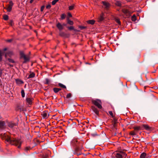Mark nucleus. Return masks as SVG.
<instances>
[{
	"label": "nucleus",
	"mask_w": 158,
	"mask_h": 158,
	"mask_svg": "<svg viewBox=\"0 0 158 158\" xmlns=\"http://www.w3.org/2000/svg\"><path fill=\"white\" fill-rule=\"evenodd\" d=\"M2 70L1 69H0V77H1V75H2Z\"/></svg>",
	"instance_id": "nucleus-47"
},
{
	"label": "nucleus",
	"mask_w": 158,
	"mask_h": 158,
	"mask_svg": "<svg viewBox=\"0 0 158 158\" xmlns=\"http://www.w3.org/2000/svg\"><path fill=\"white\" fill-rule=\"evenodd\" d=\"M16 82L17 85H20L23 83V82L21 80L17 79L15 80Z\"/></svg>",
	"instance_id": "nucleus-10"
},
{
	"label": "nucleus",
	"mask_w": 158,
	"mask_h": 158,
	"mask_svg": "<svg viewBox=\"0 0 158 158\" xmlns=\"http://www.w3.org/2000/svg\"><path fill=\"white\" fill-rule=\"evenodd\" d=\"M34 0H31V1H30V3H32V2Z\"/></svg>",
	"instance_id": "nucleus-49"
},
{
	"label": "nucleus",
	"mask_w": 158,
	"mask_h": 158,
	"mask_svg": "<svg viewBox=\"0 0 158 158\" xmlns=\"http://www.w3.org/2000/svg\"><path fill=\"white\" fill-rule=\"evenodd\" d=\"M31 148L30 147V146H28V147H26L24 149V150L25 151H27L29 150H30V149H31Z\"/></svg>",
	"instance_id": "nucleus-28"
},
{
	"label": "nucleus",
	"mask_w": 158,
	"mask_h": 158,
	"mask_svg": "<svg viewBox=\"0 0 158 158\" xmlns=\"http://www.w3.org/2000/svg\"><path fill=\"white\" fill-rule=\"evenodd\" d=\"M20 58H23L24 60L23 63H26L30 60V56L28 55H26L23 52L21 51L20 52Z\"/></svg>",
	"instance_id": "nucleus-2"
},
{
	"label": "nucleus",
	"mask_w": 158,
	"mask_h": 158,
	"mask_svg": "<svg viewBox=\"0 0 158 158\" xmlns=\"http://www.w3.org/2000/svg\"><path fill=\"white\" fill-rule=\"evenodd\" d=\"M109 113L110 115L111 116V117L113 118L114 117V116L113 115L112 112V111H109Z\"/></svg>",
	"instance_id": "nucleus-36"
},
{
	"label": "nucleus",
	"mask_w": 158,
	"mask_h": 158,
	"mask_svg": "<svg viewBox=\"0 0 158 158\" xmlns=\"http://www.w3.org/2000/svg\"><path fill=\"white\" fill-rule=\"evenodd\" d=\"M67 23L70 25H73V21L70 20L69 19H67Z\"/></svg>",
	"instance_id": "nucleus-21"
},
{
	"label": "nucleus",
	"mask_w": 158,
	"mask_h": 158,
	"mask_svg": "<svg viewBox=\"0 0 158 158\" xmlns=\"http://www.w3.org/2000/svg\"><path fill=\"white\" fill-rule=\"evenodd\" d=\"M12 40L11 39L8 40H7V41L8 42H11L12 41Z\"/></svg>",
	"instance_id": "nucleus-48"
},
{
	"label": "nucleus",
	"mask_w": 158,
	"mask_h": 158,
	"mask_svg": "<svg viewBox=\"0 0 158 158\" xmlns=\"http://www.w3.org/2000/svg\"><path fill=\"white\" fill-rule=\"evenodd\" d=\"M0 137L3 139H5L6 141L10 143L11 144L17 146L19 148L21 147L22 143L20 140L16 139L12 140L10 137L7 134H1L0 135Z\"/></svg>",
	"instance_id": "nucleus-1"
},
{
	"label": "nucleus",
	"mask_w": 158,
	"mask_h": 158,
	"mask_svg": "<svg viewBox=\"0 0 158 158\" xmlns=\"http://www.w3.org/2000/svg\"><path fill=\"white\" fill-rule=\"evenodd\" d=\"M42 115L44 118H47L48 117V113L46 112H43L42 114Z\"/></svg>",
	"instance_id": "nucleus-15"
},
{
	"label": "nucleus",
	"mask_w": 158,
	"mask_h": 158,
	"mask_svg": "<svg viewBox=\"0 0 158 158\" xmlns=\"http://www.w3.org/2000/svg\"><path fill=\"white\" fill-rule=\"evenodd\" d=\"M8 60H9V62H10L12 63H14L15 62L14 60L12 59H8Z\"/></svg>",
	"instance_id": "nucleus-39"
},
{
	"label": "nucleus",
	"mask_w": 158,
	"mask_h": 158,
	"mask_svg": "<svg viewBox=\"0 0 158 158\" xmlns=\"http://www.w3.org/2000/svg\"><path fill=\"white\" fill-rule=\"evenodd\" d=\"M65 15L64 14H62L61 15V18L62 19H65Z\"/></svg>",
	"instance_id": "nucleus-35"
},
{
	"label": "nucleus",
	"mask_w": 158,
	"mask_h": 158,
	"mask_svg": "<svg viewBox=\"0 0 158 158\" xmlns=\"http://www.w3.org/2000/svg\"><path fill=\"white\" fill-rule=\"evenodd\" d=\"M72 94L71 93L68 94L66 96V98H69L71 97Z\"/></svg>",
	"instance_id": "nucleus-38"
},
{
	"label": "nucleus",
	"mask_w": 158,
	"mask_h": 158,
	"mask_svg": "<svg viewBox=\"0 0 158 158\" xmlns=\"http://www.w3.org/2000/svg\"><path fill=\"white\" fill-rule=\"evenodd\" d=\"M122 151H115L112 154V158H123V153H121Z\"/></svg>",
	"instance_id": "nucleus-4"
},
{
	"label": "nucleus",
	"mask_w": 158,
	"mask_h": 158,
	"mask_svg": "<svg viewBox=\"0 0 158 158\" xmlns=\"http://www.w3.org/2000/svg\"><path fill=\"white\" fill-rule=\"evenodd\" d=\"M58 89H59V91H60V90H61V89H60V88H58Z\"/></svg>",
	"instance_id": "nucleus-51"
},
{
	"label": "nucleus",
	"mask_w": 158,
	"mask_h": 158,
	"mask_svg": "<svg viewBox=\"0 0 158 158\" xmlns=\"http://www.w3.org/2000/svg\"><path fill=\"white\" fill-rule=\"evenodd\" d=\"M21 95L23 98H24L25 97V94L24 91L23 89H22L21 91Z\"/></svg>",
	"instance_id": "nucleus-25"
},
{
	"label": "nucleus",
	"mask_w": 158,
	"mask_h": 158,
	"mask_svg": "<svg viewBox=\"0 0 158 158\" xmlns=\"http://www.w3.org/2000/svg\"><path fill=\"white\" fill-rule=\"evenodd\" d=\"M58 0H54L52 2V4L53 5H55L56 3L58 2Z\"/></svg>",
	"instance_id": "nucleus-32"
},
{
	"label": "nucleus",
	"mask_w": 158,
	"mask_h": 158,
	"mask_svg": "<svg viewBox=\"0 0 158 158\" xmlns=\"http://www.w3.org/2000/svg\"><path fill=\"white\" fill-rule=\"evenodd\" d=\"M122 12L127 16H129L131 14V13L127 9H123Z\"/></svg>",
	"instance_id": "nucleus-6"
},
{
	"label": "nucleus",
	"mask_w": 158,
	"mask_h": 158,
	"mask_svg": "<svg viewBox=\"0 0 158 158\" xmlns=\"http://www.w3.org/2000/svg\"><path fill=\"white\" fill-rule=\"evenodd\" d=\"M67 28L69 30H74V27L73 26L68 27Z\"/></svg>",
	"instance_id": "nucleus-33"
},
{
	"label": "nucleus",
	"mask_w": 158,
	"mask_h": 158,
	"mask_svg": "<svg viewBox=\"0 0 158 158\" xmlns=\"http://www.w3.org/2000/svg\"><path fill=\"white\" fill-rule=\"evenodd\" d=\"M122 153H123V158L124 157V158H129L130 156H127V154L124 152H121Z\"/></svg>",
	"instance_id": "nucleus-16"
},
{
	"label": "nucleus",
	"mask_w": 158,
	"mask_h": 158,
	"mask_svg": "<svg viewBox=\"0 0 158 158\" xmlns=\"http://www.w3.org/2000/svg\"><path fill=\"white\" fill-rule=\"evenodd\" d=\"M3 19L5 20H7L8 19V15H5L3 16Z\"/></svg>",
	"instance_id": "nucleus-27"
},
{
	"label": "nucleus",
	"mask_w": 158,
	"mask_h": 158,
	"mask_svg": "<svg viewBox=\"0 0 158 158\" xmlns=\"http://www.w3.org/2000/svg\"><path fill=\"white\" fill-rule=\"evenodd\" d=\"M35 76V73L32 72L30 73V74L29 75L28 78H33V77H34Z\"/></svg>",
	"instance_id": "nucleus-18"
},
{
	"label": "nucleus",
	"mask_w": 158,
	"mask_h": 158,
	"mask_svg": "<svg viewBox=\"0 0 158 158\" xmlns=\"http://www.w3.org/2000/svg\"><path fill=\"white\" fill-rule=\"evenodd\" d=\"M78 143V140L77 139H73L71 142V145L74 146L77 145Z\"/></svg>",
	"instance_id": "nucleus-8"
},
{
	"label": "nucleus",
	"mask_w": 158,
	"mask_h": 158,
	"mask_svg": "<svg viewBox=\"0 0 158 158\" xmlns=\"http://www.w3.org/2000/svg\"><path fill=\"white\" fill-rule=\"evenodd\" d=\"M15 125L14 124L12 123H9L8 124V126L10 127H12Z\"/></svg>",
	"instance_id": "nucleus-34"
},
{
	"label": "nucleus",
	"mask_w": 158,
	"mask_h": 158,
	"mask_svg": "<svg viewBox=\"0 0 158 158\" xmlns=\"http://www.w3.org/2000/svg\"><path fill=\"white\" fill-rule=\"evenodd\" d=\"M92 109L94 113L97 115L99 114V111L98 110V109L94 107H92Z\"/></svg>",
	"instance_id": "nucleus-11"
},
{
	"label": "nucleus",
	"mask_w": 158,
	"mask_h": 158,
	"mask_svg": "<svg viewBox=\"0 0 158 158\" xmlns=\"http://www.w3.org/2000/svg\"><path fill=\"white\" fill-rule=\"evenodd\" d=\"M13 5V3L12 2V1H10L9 2V6L12 7Z\"/></svg>",
	"instance_id": "nucleus-40"
},
{
	"label": "nucleus",
	"mask_w": 158,
	"mask_h": 158,
	"mask_svg": "<svg viewBox=\"0 0 158 158\" xmlns=\"http://www.w3.org/2000/svg\"><path fill=\"white\" fill-rule=\"evenodd\" d=\"M58 85H59V86H60V87H61L63 88L66 89V86L62 84H61L60 83H59L58 84Z\"/></svg>",
	"instance_id": "nucleus-22"
},
{
	"label": "nucleus",
	"mask_w": 158,
	"mask_h": 158,
	"mask_svg": "<svg viewBox=\"0 0 158 158\" xmlns=\"http://www.w3.org/2000/svg\"><path fill=\"white\" fill-rule=\"evenodd\" d=\"M136 20V18L135 15H133L131 17V20L133 21H135Z\"/></svg>",
	"instance_id": "nucleus-24"
},
{
	"label": "nucleus",
	"mask_w": 158,
	"mask_h": 158,
	"mask_svg": "<svg viewBox=\"0 0 158 158\" xmlns=\"http://www.w3.org/2000/svg\"><path fill=\"white\" fill-rule=\"evenodd\" d=\"M34 99L33 98H27L26 99L27 102L29 105H31Z\"/></svg>",
	"instance_id": "nucleus-7"
},
{
	"label": "nucleus",
	"mask_w": 158,
	"mask_h": 158,
	"mask_svg": "<svg viewBox=\"0 0 158 158\" xmlns=\"http://www.w3.org/2000/svg\"><path fill=\"white\" fill-rule=\"evenodd\" d=\"M10 55H12V53L11 52H10Z\"/></svg>",
	"instance_id": "nucleus-53"
},
{
	"label": "nucleus",
	"mask_w": 158,
	"mask_h": 158,
	"mask_svg": "<svg viewBox=\"0 0 158 158\" xmlns=\"http://www.w3.org/2000/svg\"><path fill=\"white\" fill-rule=\"evenodd\" d=\"M74 5L73 4L71 6H69V10H73L74 8Z\"/></svg>",
	"instance_id": "nucleus-23"
},
{
	"label": "nucleus",
	"mask_w": 158,
	"mask_h": 158,
	"mask_svg": "<svg viewBox=\"0 0 158 158\" xmlns=\"http://www.w3.org/2000/svg\"><path fill=\"white\" fill-rule=\"evenodd\" d=\"M82 28H85V27H81Z\"/></svg>",
	"instance_id": "nucleus-54"
},
{
	"label": "nucleus",
	"mask_w": 158,
	"mask_h": 158,
	"mask_svg": "<svg viewBox=\"0 0 158 158\" xmlns=\"http://www.w3.org/2000/svg\"><path fill=\"white\" fill-rule=\"evenodd\" d=\"M2 59V52L1 51H0V60H1Z\"/></svg>",
	"instance_id": "nucleus-45"
},
{
	"label": "nucleus",
	"mask_w": 158,
	"mask_h": 158,
	"mask_svg": "<svg viewBox=\"0 0 158 158\" xmlns=\"http://www.w3.org/2000/svg\"><path fill=\"white\" fill-rule=\"evenodd\" d=\"M68 16L69 17H72V15L70 13H68Z\"/></svg>",
	"instance_id": "nucleus-46"
},
{
	"label": "nucleus",
	"mask_w": 158,
	"mask_h": 158,
	"mask_svg": "<svg viewBox=\"0 0 158 158\" xmlns=\"http://www.w3.org/2000/svg\"><path fill=\"white\" fill-rule=\"evenodd\" d=\"M56 27L60 30H61L63 29V25L60 23L56 24Z\"/></svg>",
	"instance_id": "nucleus-13"
},
{
	"label": "nucleus",
	"mask_w": 158,
	"mask_h": 158,
	"mask_svg": "<svg viewBox=\"0 0 158 158\" xmlns=\"http://www.w3.org/2000/svg\"><path fill=\"white\" fill-rule=\"evenodd\" d=\"M50 81L48 79H46V84H48L49 83Z\"/></svg>",
	"instance_id": "nucleus-43"
},
{
	"label": "nucleus",
	"mask_w": 158,
	"mask_h": 158,
	"mask_svg": "<svg viewBox=\"0 0 158 158\" xmlns=\"http://www.w3.org/2000/svg\"><path fill=\"white\" fill-rule=\"evenodd\" d=\"M12 7L9 6L6 8L7 11L8 12L10 11L12 9Z\"/></svg>",
	"instance_id": "nucleus-26"
},
{
	"label": "nucleus",
	"mask_w": 158,
	"mask_h": 158,
	"mask_svg": "<svg viewBox=\"0 0 158 158\" xmlns=\"http://www.w3.org/2000/svg\"><path fill=\"white\" fill-rule=\"evenodd\" d=\"M142 127H143L144 129L148 131H150L153 129V128L150 127H149L147 124H143L142 125Z\"/></svg>",
	"instance_id": "nucleus-5"
},
{
	"label": "nucleus",
	"mask_w": 158,
	"mask_h": 158,
	"mask_svg": "<svg viewBox=\"0 0 158 158\" xmlns=\"http://www.w3.org/2000/svg\"><path fill=\"white\" fill-rule=\"evenodd\" d=\"M63 25H64V26H65V25H65V24H63Z\"/></svg>",
	"instance_id": "nucleus-55"
},
{
	"label": "nucleus",
	"mask_w": 158,
	"mask_h": 158,
	"mask_svg": "<svg viewBox=\"0 0 158 158\" xmlns=\"http://www.w3.org/2000/svg\"><path fill=\"white\" fill-rule=\"evenodd\" d=\"M116 5L118 6H120L121 5V3L120 2L118 1L116 2Z\"/></svg>",
	"instance_id": "nucleus-30"
},
{
	"label": "nucleus",
	"mask_w": 158,
	"mask_h": 158,
	"mask_svg": "<svg viewBox=\"0 0 158 158\" xmlns=\"http://www.w3.org/2000/svg\"><path fill=\"white\" fill-rule=\"evenodd\" d=\"M8 55V54H7V53H6V54H5V57H6V56H7Z\"/></svg>",
	"instance_id": "nucleus-50"
},
{
	"label": "nucleus",
	"mask_w": 158,
	"mask_h": 158,
	"mask_svg": "<svg viewBox=\"0 0 158 158\" xmlns=\"http://www.w3.org/2000/svg\"><path fill=\"white\" fill-rule=\"evenodd\" d=\"M146 156V153L144 152H143L141 154L140 158H145Z\"/></svg>",
	"instance_id": "nucleus-20"
},
{
	"label": "nucleus",
	"mask_w": 158,
	"mask_h": 158,
	"mask_svg": "<svg viewBox=\"0 0 158 158\" xmlns=\"http://www.w3.org/2000/svg\"><path fill=\"white\" fill-rule=\"evenodd\" d=\"M53 90L54 92L55 93H57L59 91V89H58V88H53Z\"/></svg>",
	"instance_id": "nucleus-29"
},
{
	"label": "nucleus",
	"mask_w": 158,
	"mask_h": 158,
	"mask_svg": "<svg viewBox=\"0 0 158 158\" xmlns=\"http://www.w3.org/2000/svg\"><path fill=\"white\" fill-rule=\"evenodd\" d=\"M130 134L132 135H136V133L134 131H131L130 133Z\"/></svg>",
	"instance_id": "nucleus-31"
},
{
	"label": "nucleus",
	"mask_w": 158,
	"mask_h": 158,
	"mask_svg": "<svg viewBox=\"0 0 158 158\" xmlns=\"http://www.w3.org/2000/svg\"><path fill=\"white\" fill-rule=\"evenodd\" d=\"M51 5L50 4H49L48 5L46 6V8L47 9H50L51 8Z\"/></svg>",
	"instance_id": "nucleus-41"
},
{
	"label": "nucleus",
	"mask_w": 158,
	"mask_h": 158,
	"mask_svg": "<svg viewBox=\"0 0 158 158\" xmlns=\"http://www.w3.org/2000/svg\"><path fill=\"white\" fill-rule=\"evenodd\" d=\"M0 128L2 129L5 128L4 121H0Z\"/></svg>",
	"instance_id": "nucleus-9"
},
{
	"label": "nucleus",
	"mask_w": 158,
	"mask_h": 158,
	"mask_svg": "<svg viewBox=\"0 0 158 158\" xmlns=\"http://www.w3.org/2000/svg\"><path fill=\"white\" fill-rule=\"evenodd\" d=\"M44 6H42L41 7V11H43L44 9Z\"/></svg>",
	"instance_id": "nucleus-44"
},
{
	"label": "nucleus",
	"mask_w": 158,
	"mask_h": 158,
	"mask_svg": "<svg viewBox=\"0 0 158 158\" xmlns=\"http://www.w3.org/2000/svg\"><path fill=\"white\" fill-rule=\"evenodd\" d=\"M102 3L106 8H108L110 6V4L108 2L105 1H102Z\"/></svg>",
	"instance_id": "nucleus-14"
},
{
	"label": "nucleus",
	"mask_w": 158,
	"mask_h": 158,
	"mask_svg": "<svg viewBox=\"0 0 158 158\" xmlns=\"http://www.w3.org/2000/svg\"><path fill=\"white\" fill-rule=\"evenodd\" d=\"M104 15L103 13H102L99 17L98 21L100 22L102 21L104 19Z\"/></svg>",
	"instance_id": "nucleus-12"
},
{
	"label": "nucleus",
	"mask_w": 158,
	"mask_h": 158,
	"mask_svg": "<svg viewBox=\"0 0 158 158\" xmlns=\"http://www.w3.org/2000/svg\"><path fill=\"white\" fill-rule=\"evenodd\" d=\"M95 21L93 20H89L87 21V23H88L91 24H93L94 23Z\"/></svg>",
	"instance_id": "nucleus-19"
},
{
	"label": "nucleus",
	"mask_w": 158,
	"mask_h": 158,
	"mask_svg": "<svg viewBox=\"0 0 158 158\" xmlns=\"http://www.w3.org/2000/svg\"><path fill=\"white\" fill-rule=\"evenodd\" d=\"M134 128L135 130H137V131H139V130H143V129L142 128V127H141L140 126H138V127H135Z\"/></svg>",
	"instance_id": "nucleus-17"
},
{
	"label": "nucleus",
	"mask_w": 158,
	"mask_h": 158,
	"mask_svg": "<svg viewBox=\"0 0 158 158\" xmlns=\"http://www.w3.org/2000/svg\"><path fill=\"white\" fill-rule=\"evenodd\" d=\"M92 103L99 109H101L102 108V102L101 100L99 99L93 100L92 101Z\"/></svg>",
	"instance_id": "nucleus-3"
},
{
	"label": "nucleus",
	"mask_w": 158,
	"mask_h": 158,
	"mask_svg": "<svg viewBox=\"0 0 158 158\" xmlns=\"http://www.w3.org/2000/svg\"><path fill=\"white\" fill-rule=\"evenodd\" d=\"M115 21L116 22V23H118V24L120 25V24H121V22H120L119 19H115Z\"/></svg>",
	"instance_id": "nucleus-37"
},
{
	"label": "nucleus",
	"mask_w": 158,
	"mask_h": 158,
	"mask_svg": "<svg viewBox=\"0 0 158 158\" xmlns=\"http://www.w3.org/2000/svg\"><path fill=\"white\" fill-rule=\"evenodd\" d=\"M6 48H5L4 49V51H6Z\"/></svg>",
	"instance_id": "nucleus-52"
},
{
	"label": "nucleus",
	"mask_w": 158,
	"mask_h": 158,
	"mask_svg": "<svg viewBox=\"0 0 158 158\" xmlns=\"http://www.w3.org/2000/svg\"><path fill=\"white\" fill-rule=\"evenodd\" d=\"M9 24H10L11 26H12L14 24L13 21L10 20V22Z\"/></svg>",
	"instance_id": "nucleus-42"
}]
</instances>
